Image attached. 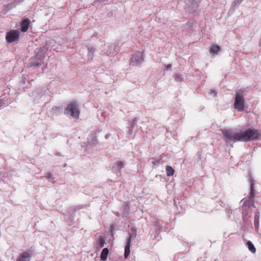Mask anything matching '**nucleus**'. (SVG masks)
Segmentation results:
<instances>
[{"label":"nucleus","instance_id":"f257e3e1","mask_svg":"<svg viewBox=\"0 0 261 261\" xmlns=\"http://www.w3.org/2000/svg\"><path fill=\"white\" fill-rule=\"evenodd\" d=\"M260 137L258 132L256 129L248 128L244 131L240 132L236 136L239 141L248 142L258 139Z\"/></svg>","mask_w":261,"mask_h":261},{"label":"nucleus","instance_id":"f03ea898","mask_svg":"<svg viewBox=\"0 0 261 261\" xmlns=\"http://www.w3.org/2000/svg\"><path fill=\"white\" fill-rule=\"evenodd\" d=\"M45 57L44 49L40 48L36 52V55L31 58L28 66L39 67L43 62Z\"/></svg>","mask_w":261,"mask_h":261},{"label":"nucleus","instance_id":"7ed1b4c3","mask_svg":"<svg viewBox=\"0 0 261 261\" xmlns=\"http://www.w3.org/2000/svg\"><path fill=\"white\" fill-rule=\"evenodd\" d=\"M244 92L245 90L241 89L236 91L234 107L240 112L243 111L245 107Z\"/></svg>","mask_w":261,"mask_h":261},{"label":"nucleus","instance_id":"20e7f679","mask_svg":"<svg viewBox=\"0 0 261 261\" xmlns=\"http://www.w3.org/2000/svg\"><path fill=\"white\" fill-rule=\"evenodd\" d=\"M250 184V192L248 196V199L244 201L243 206L246 207H250L251 206L255 207L254 205V196L255 194V190L254 189V185L255 184V180L253 177L250 175L249 179Z\"/></svg>","mask_w":261,"mask_h":261},{"label":"nucleus","instance_id":"39448f33","mask_svg":"<svg viewBox=\"0 0 261 261\" xmlns=\"http://www.w3.org/2000/svg\"><path fill=\"white\" fill-rule=\"evenodd\" d=\"M65 114L70 115L72 117L78 119L80 115L79 105L75 101L70 102L65 110Z\"/></svg>","mask_w":261,"mask_h":261},{"label":"nucleus","instance_id":"423d86ee","mask_svg":"<svg viewBox=\"0 0 261 261\" xmlns=\"http://www.w3.org/2000/svg\"><path fill=\"white\" fill-rule=\"evenodd\" d=\"M137 236V229L134 227H132L130 232L129 233V237L127 240L126 244L124 248V257L127 258L130 254V247L132 241L135 240Z\"/></svg>","mask_w":261,"mask_h":261},{"label":"nucleus","instance_id":"0eeeda50","mask_svg":"<svg viewBox=\"0 0 261 261\" xmlns=\"http://www.w3.org/2000/svg\"><path fill=\"white\" fill-rule=\"evenodd\" d=\"M221 131L223 136L224 139L226 142L228 141H232L233 142L239 141L236 137L239 133H235L231 129H221Z\"/></svg>","mask_w":261,"mask_h":261},{"label":"nucleus","instance_id":"6e6552de","mask_svg":"<svg viewBox=\"0 0 261 261\" xmlns=\"http://www.w3.org/2000/svg\"><path fill=\"white\" fill-rule=\"evenodd\" d=\"M144 61L143 53L138 51L132 55L131 62L134 65L137 66L141 64Z\"/></svg>","mask_w":261,"mask_h":261},{"label":"nucleus","instance_id":"1a4fd4ad","mask_svg":"<svg viewBox=\"0 0 261 261\" xmlns=\"http://www.w3.org/2000/svg\"><path fill=\"white\" fill-rule=\"evenodd\" d=\"M19 38V33L15 30H12L7 33L6 39L7 42L11 43L17 41Z\"/></svg>","mask_w":261,"mask_h":261},{"label":"nucleus","instance_id":"9d476101","mask_svg":"<svg viewBox=\"0 0 261 261\" xmlns=\"http://www.w3.org/2000/svg\"><path fill=\"white\" fill-rule=\"evenodd\" d=\"M186 3V9L191 13L195 12L198 7V2L196 0H187Z\"/></svg>","mask_w":261,"mask_h":261},{"label":"nucleus","instance_id":"9b49d317","mask_svg":"<svg viewBox=\"0 0 261 261\" xmlns=\"http://www.w3.org/2000/svg\"><path fill=\"white\" fill-rule=\"evenodd\" d=\"M31 254L27 251L22 252L17 258L16 261H30Z\"/></svg>","mask_w":261,"mask_h":261},{"label":"nucleus","instance_id":"f8f14e48","mask_svg":"<svg viewBox=\"0 0 261 261\" xmlns=\"http://www.w3.org/2000/svg\"><path fill=\"white\" fill-rule=\"evenodd\" d=\"M87 49L88 51L87 54L88 60L89 61H92L94 57V54L96 51V49L95 47L92 46H88Z\"/></svg>","mask_w":261,"mask_h":261},{"label":"nucleus","instance_id":"ddd939ff","mask_svg":"<svg viewBox=\"0 0 261 261\" xmlns=\"http://www.w3.org/2000/svg\"><path fill=\"white\" fill-rule=\"evenodd\" d=\"M30 21L29 19H25L22 21L21 23L20 30L22 32H25L29 27Z\"/></svg>","mask_w":261,"mask_h":261},{"label":"nucleus","instance_id":"4468645a","mask_svg":"<svg viewBox=\"0 0 261 261\" xmlns=\"http://www.w3.org/2000/svg\"><path fill=\"white\" fill-rule=\"evenodd\" d=\"M91 140L88 141V144L91 146H95L98 144V140L97 139V136L96 133H92L90 136Z\"/></svg>","mask_w":261,"mask_h":261},{"label":"nucleus","instance_id":"2eb2a0df","mask_svg":"<svg viewBox=\"0 0 261 261\" xmlns=\"http://www.w3.org/2000/svg\"><path fill=\"white\" fill-rule=\"evenodd\" d=\"M249 211H250V208L249 207H246L242 206V215L243 221L244 223H247V218L246 217L248 215Z\"/></svg>","mask_w":261,"mask_h":261},{"label":"nucleus","instance_id":"dca6fc26","mask_svg":"<svg viewBox=\"0 0 261 261\" xmlns=\"http://www.w3.org/2000/svg\"><path fill=\"white\" fill-rule=\"evenodd\" d=\"M137 122V120L136 118H135L133 120L132 122H129V126L128 127V130L127 132L128 135L130 136L133 134L135 125Z\"/></svg>","mask_w":261,"mask_h":261},{"label":"nucleus","instance_id":"f3484780","mask_svg":"<svg viewBox=\"0 0 261 261\" xmlns=\"http://www.w3.org/2000/svg\"><path fill=\"white\" fill-rule=\"evenodd\" d=\"M221 51V47L218 45H212L210 49V52L212 54L217 55Z\"/></svg>","mask_w":261,"mask_h":261},{"label":"nucleus","instance_id":"a211bd4d","mask_svg":"<svg viewBox=\"0 0 261 261\" xmlns=\"http://www.w3.org/2000/svg\"><path fill=\"white\" fill-rule=\"evenodd\" d=\"M109 251V249L108 248H105L102 249L100 254V259L102 260L105 261L107 260Z\"/></svg>","mask_w":261,"mask_h":261},{"label":"nucleus","instance_id":"6ab92c4d","mask_svg":"<svg viewBox=\"0 0 261 261\" xmlns=\"http://www.w3.org/2000/svg\"><path fill=\"white\" fill-rule=\"evenodd\" d=\"M259 221V214L258 212H257L255 214L254 218V227L256 230H257L258 229Z\"/></svg>","mask_w":261,"mask_h":261},{"label":"nucleus","instance_id":"aec40b11","mask_svg":"<svg viewBox=\"0 0 261 261\" xmlns=\"http://www.w3.org/2000/svg\"><path fill=\"white\" fill-rule=\"evenodd\" d=\"M106 243V239L103 236H100L97 242V247L98 248H102Z\"/></svg>","mask_w":261,"mask_h":261},{"label":"nucleus","instance_id":"412c9836","mask_svg":"<svg viewBox=\"0 0 261 261\" xmlns=\"http://www.w3.org/2000/svg\"><path fill=\"white\" fill-rule=\"evenodd\" d=\"M124 165V162L120 161L114 164L113 168L117 170H120L122 168H123Z\"/></svg>","mask_w":261,"mask_h":261},{"label":"nucleus","instance_id":"4be33fe9","mask_svg":"<svg viewBox=\"0 0 261 261\" xmlns=\"http://www.w3.org/2000/svg\"><path fill=\"white\" fill-rule=\"evenodd\" d=\"M166 174H167V176H171L174 174V170L173 169V168L171 166L167 165L166 167Z\"/></svg>","mask_w":261,"mask_h":261},{"label":"nucleus","instance_id":"5701e85b","mask_svg":"<svg viewBox=\"0 0 261 261\" xmlns=\"http://www.w3.org/2000/svg\"><path fill=\"white\" fill-rule=\"evenodd\" d=\"M247 245L248 246V249L250 250V252H251L253 253H255L256 249L254 245L250 241H248V242H247Z\"/></svg>","mask_w":261,"mask_h":261},{"label":"nucleus","instance_id":"b1692460","mask_svg":"<svg viewBox=\"0 0 261 261\" xmlns=\"http://www.w3.org/2000/svg\"><path fill=\"white\" fill-rule=\"evenodd\" d=\"M243 1V0H234L231 4L232 8L235 9L237 8Z\"/></svg>","mask_w":261,"mask_h":261},{"label":"nucleus","instance_id":"393cba45","mask_svg":"<svg viewBox=\"0 0 261 261\" xmlns=\"http://www.w3.org/2000/svg\"><path fill=\"white\" fill-rule=\"evenodd\" d=\"M46 177L49 181H51L53 184L56 181L54 180V177L50 173H47Z\"/></svg>","mask_w":261,"mask_h":261},{"label":"nucleus","instance_id":"a878e982","mask_svg":"<svg viewBox=\"0 0 261 261\" xmlns=\"http://www.w3.org/2000/svg\"><path fill=\"white\" fill-rule=\"evenodd\" d=\"M182 79V78L181 76L179 74H177L175 75V80L176 81H181Z\"/></svg>","mask_w":261,"mask_h":261},{"label":"nucleus","instance_id":"bb28decb","mask_svg":"<svg viewBox=\"0 0 261 261\" xmlns=\"http://www.w3.org/2000/svg\"><path fill=\"white\" fill-rule=\"evenodd\" d=\"M13 4H8L7 5L5 6V9H8L10 10L12 9L13 8Z\"/></svg>","mask_w":261,"mask_h":261},{"label":"nucleus","instance_id":"cd10ccee","mask_svg":"<svg viewBox=\"0 0 261 261\" xmlns=\"http://www.w3.org/2000/svg\"><path fill=\"white\" fill-rule=\"evenodd\" d=\"M159 232H160V231L159 229H156L155 233V236H154V239H157L158 241L159 240V239L158 238L159 237Z\"/></svg>","mask_w":261,"mask_h":261},{"label":"nucleus","instance_id":"c85d7f7f","mask_svg":"<svg viewBox=\"0 0 261 261\" xmlns=\"http://www.w3.org/2000/svg\"><path fill=\"white\" fill-rule=\"evenodd\" d=\"M153 160L154 161L152 162V164L154 165H158L160 163V160H155V159H153Z\"/></svg>","mask_w":261,"mask_h":261},{"label":"nucleus","instance_id":"c756f323","mask_svg":"<svg viewBox=\"0 0 261 261\" xmlns=\"http://www.w3.org/2000/svg\"><path fill=\"white\" fill-rule=\"evenodd\" d=\"M171 64H168L166 66V70H170L171 69Z\"/></svg>","mask_w":261,"mask_h":261},{"label":"nucleus","instance_id":"7c9ffc66","mask_svg":"<svg viewBox=\"0 0 261 261\" xmlns=\"http://www.w3.org/2000/svg\"><path fill=\"white\" fill-rule=\"evenodd\" d=\"M52 110L54 111L55 110V111H59L60 110V109L59 107H54L53 108Z\"/></svg>","mask_w":261,"mask_h":261},{"label":"nucleus","instance_id":"2f4dec72","mask_svg":"<svg viewBox=\"0 0 261 261\" xmlns=\"http://www.w3.org/2000/svg\"><path fill=\"white\" fill-rule=\"evenodd\" d=\"M106 1V0H95L94 3H103Z\"/></svg>","mask_w":261,"mask_h":261},{"label":"nucleus","instance_id":"473e14b6","mask_svg":"<svg viewBox=\"0 0 261 261\" xmlns=\"http://www.w3.org/2000/svg\"><path fill=\"white\" fill-rule=\"evenodd\" d=\"M213 94L214 95V96H216L217 95V93L216 91H213Z\"/></svg>","mask_w":261,"mask_h":261},{"label":"nucleus","instance_id":"72a5a7b5","mask_svg":"<svg viewBox=\"0 0 261 261\" xmlns=\"http://www.w3.org/2000/svg\"><path fill=\"white\" fill-rule=\"evenodd\" d=\"M232 210H229V211H228V214H232Z\"/></svg>","mask_w":261,"mask_h":261},{"label":"nucleus","instance_id":"f704fd0d","mask_svg":"<svg viewBox=\"0 0 261 261\" xmlns=\"http://www.w3.org/2000/svg\"><path fill=\"white\" fill-rule=\"evenodd\" d=\"M109 135H107L105 136V138H106V139H108V138H109Z\"/></svg>","mask_w":261,"mask_h":261},{"label":"nucleus","instance_id":"c9c22d12","mask_svg":"<svg viewBox=\"0 0 261 261\" xmlns=\"http://www.w3.org/2000/svg\"><path fill=\"white\" fill-rule=\"evenodd\" d=\"M116 215H118V212H117V213H116Z\"/></svg>","mask_w":261,"mask_h":261},{"label":"nucleus","instance_id":"e433bc0d","mask_svg":"<svg viewBox=\"0 0 261 261\" xmlns=\"http://www.w3.org/2000/svg\"><path fill=\"white\" fill-rule=\"evenodd\" d=\"M66 166V164H65L64 165V167H65Z\"/></svg>","mask_w":261,"mask_h":261}]
</instances>
